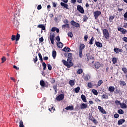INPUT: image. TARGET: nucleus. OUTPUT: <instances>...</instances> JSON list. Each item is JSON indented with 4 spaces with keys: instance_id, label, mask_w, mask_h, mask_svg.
I'll return each mask as SVG.
<instances>
[{
    "instance_id": "3",
    "label": "nucleus",
    "mask_w": 127,
    "mask_h": 127,
    "mask_svg": "<svg viewBox=\"0 0 127 127\" xmlns=\"http://www.w3.org/2000/svg\"><path fill=\"white\" fill-rule=\"evenodd\" d=\"M77 10L79 11L80 13H84L85 12V10H84V8L82 6L80 5H78L77 6Z\"/></svg>"
},
{
    "instance_id": "8",
    "label": "nucleus",
    "mask_w": 127,
    "mask_h": 127,
    "mask_svg": "<svg viewBox=\"0 0 127 127\" xmlns=\"http://www.w3.org/2000/svg\"><path fill=\"white\" fill-rule=\"evenodd\" d=\"M88 119H89V120H90V121H91L94 124L98 123V122H97V120H96V119H95L94 117H93V116H92L91 115H89V116L88 117Z\"/></svg>"
},
{
    "instance_id": "10",
    "label": "nucleus",
    "mask_w": 127,
    "mask_h": 127,
    "mask_svg": "<svg viewBox=\"0 0 127 127\" xmlns=\"http://www.w3.org/2000/svg\"><path fill=\"white\" fill-rule=\"evenodd\" d=\"M98 110H99L100 112H101L102 114H107V112L105 111V110L102 106H98Z\"/></svg>"
},
{
    "instance_id": "44",
    "label": "nucleus",
    "mask_w": 127,
    "mask_h": 127,
    "mask_svg": "<svg viewBox=\"0 0 127 127\" xmlns=\"http://www.w3.org/2000/svg\"><path fill=\"white\" fill-rule=\"evenodd\" d=\"M116 105H120V106L121 105V101H119V100H116L115 102Z\"/></svg>"
},
{
    "instance_id": "21",
    "label": "nucleus",
    "mask_w": 127,
    "mask_h": 127,
    "mask_svg": "<svg viewBox=\"0 0 127 127\" xmlns=\"http://www.w3.org/2000/svg\"><path fill=\"white\" fill-rule=\"evenodd\" d=\"M114 51L116 52V53H119V52H122L123 50H121L119 48H115L114 49Z\"/></svg>"
},
{
    "instance_id": "31",
    "label": "nucleus",
    "mask_w": 127,
    "mask_h": 127,
    "mask_svg": "<svg viewBox=\"0 0 127 127\" xmlns=\"http://www.w3.org/2000/svg\"><path fill=\"white\" fill-rule=\"evenodd\" d=\"M62 28H69V24H65L62 25Z\"/></svg>"
},
{
    "instance_id": "22",
    "label": "nucleus",
    "mask_w": 127,
    "mask_h": 127,
    "mask_svg": "<svg viewBox=\"0 0 127 127\" xmlns=\"http://www.w3.org/2000/svg\"><path fill=\"white\" fill-rule=\"evenodd\" d=\"M40 85L42 86V87H47L46 84H45V82L43 80H41L40 82Z\"/></svg>"
},
{
    "instance_id": "27",
    "label": "nucleus",
    "mask_w": 127,
    "mask_h": 127,
    "mask_svg": "<svg viewBox=\"0 0 127 127\" xmlns=\"http://www.w3.org/2000/svg\"><path fill=\"white\" fill-rule=\"evenodd\" d=\"M118 113L120 115H124L125 112H124V110H123L122 109H119L118 110Z\"/></svg>"
},
{
    "instance_id": "32",
    "label": "nucleus",
    "mask_w": 127,
    "mask_h": 127,
    "mask_svg": "<svg viewBox=\"0 0 127 127\" xmlns=\"http://www.w3.org/2000/svg\"><path fill=\"white\" fill-rule=\"evenodd\" d=\"M120 84L122 85L123 86H126L127 85V83H126V82H125V81L120 80Z\"/></svg>"
},
{
    "instance_id": "64",
    "label": "nucleus",
    "mask_w": 127,
    "mask_h": 127,
    "mask_svg": "<svg viewBox=\"0 0 127 127\" xmlns=\"http://www.w3.org/2000/svg\"><path fill=\"white\" fill-rule=\"evenodd\" d=\"M124 16L125 18H127V11L124 14Z\"/></svg>"
},
{
    "instance_id": "55",
    "label": "nucleus",
    "mask_w": 127,
    "mask_h": 127,
    "mask_svg": "<svg viewBox=\"0 0 127 127\" xmlns=\"http://www.w3.org/2000/svg\"><path fill=\"white\" fill-rule=\"evenodd\" d=\"M114 18H115V17L114 16H110L109 20H110V21H112V20H113Z\"/></svg>"
},
{
    "instance_id": "47",
    "label": "nucleus",
    "mask_w": 127,
    "mask_h": 127,
    "mask_svg": "<svg viewBox=\"0 0 127 127\" xmlns=\"http://www.w3.org/2000/svg\"><path fill=\"white\" fill-rule=\"evenodd\" d=\"M53 89H54L55 93L56 94L57 93V85H54L53 86Z\"/></svg>"
},
{
    "instance_id": "52",
    "label": "nucleus",
    "mask_w": 127,
    "mask_h": 127,
    "mask_svg": "<svg viewBox=\"0 0 127 127\" xmlns=\"http://www.w3.org/2000/svg\"><path fill=\"white\" fill-rule=\"evenodd\" d=\"M1 60H2V63H3L4 62H5V61L6 60V59H5V57H3L1 58Z\"/></svg>"
},
{
    "instance_id": "12",
    "label": "nucleus",
    "mask_w": 127,
    "mask_h": 127,
    "mask_svg": "<svg viewBox=\"0 0 127 127\" xmlns=\"http://www.w3.org/2000/svg\"><path fill=\"white\" fill-rule=\"evenodd\" d=\"M86 47V46L84 44H80L79 45V51H83L84 49H85V48Z\"/></svg>"
},
{
    "instance_id": "54",
    "label": "nucleus",
    "mask_w": 127,
    "mask_h": 127,
    "mask_svg": "<svg viewBox=\"0 0 127 127\" xmlns=\"http://www.w3.org/2000/svg\"><path fill=\"white\" fill-rule=\"evenodd\" d=\"M15 35H12V37H11V40H12V41H13L14 40H15Z\"/></svg>"
},
{
    "instance_id": "49",
    "label": "nucleus",
    "mask_w": 127,
    "mask_h": 127,
    "mask_svg": "<svg viewBox=\"0 0 127 127\" xmlns=\"http://www.w3.org/2000/svg\"><path fill=\"white\" fill-rule=\"evenodd\" d=\"M122 32L123 34H126L127 32V30L123 28V29L122 31Z\"/></svg>"
},
{
    "instance_id": "38",
    "label": "nucleus",
    "mask_w": 127,
    "mask_h": 127,
    "mask_svg": "<svg viewBox=\"0 0 127 127\" xmlns=\"http://www.w3.org/2000/svg\"><path fill=\"white\" fill-rule=\"evenodd\" d=\"M67 35L69 37H70V38H72V37H73V33L71 32H69L67 34Z\"/></svg>"
},
{
    "instance_id": "46",
    "label": "nucleus",
    "mask_w": 127,
    "mask_h": 127,
    "mask_svg": "<svg viewBox=\"0 0 127 127\" xmlns=\"http://www.w3.org/2000/svg\"><path fill=\"white\" fill-rule=\"evenodd\" d=\"M93 41H94V37L91 38L89 41V44L92 45L93 44Z\"/></svg>"
},
{
    "instance_id": "43",
    "label": "nucleus",
    "mask_w": 127,
    "mask_h": 127,
    "mask_svg": "<svg viewBox=\"0 0 127 127\" xmlns=\"http://www.w3.org/2000/svg\"><path fill=\"white\" fill-rule=\"evenodd\" d=\"M94 85L92 84V83L88 82L87 84V86L88 88H92Z\"/></svg>"
},
{
    "instance_id": "34",
    "label": "nucleus",
    "mask_w": 127,
    "mask_h": 127,
    "mask_svg": "<svg viewBox=\"0 0 127 127\" xmlns=\"http://www.w3.org/2000/svg\"><path fill=\"white\" fill-rule=\"evenodd\" d=\"M74 91L75 92V93H79V92H80V87H77L76 88H75L74 89Z\"/></svg>"
},
{
    "instance_id": "29",
    "label": "nucleus",
    "mask_w": 127,
    "mask_h": 127,
    "mask_svg": "<svg viewBox=\"0 0 127 127\" xmlns=\"http://www.w3.org/2000/svg\"><path fill=\"white\" fill-rule=\"evenodd\" d=\"M52 56L54 58V59H55L56 58V51H53L52 52Z\"/></svg>"
},
{
    "instance_id": "33",
    "label": "nucleus",
    "mask_w": 127,
    "mask_h": 127,
    "mask_svg": "<svg viewBox=\"0 0 127 127\" xmlns=\"http://www.w3.org/2000/svg\"><path fill=\"white\" fill-rule=\"evenodd\" d=\"M122 70L123 71L124 74H127V68L126 67L122 68Z\"/></svg>"
},
{
    "instance_id": "23",
    "label": "nucleus",
    "mask_w": 127,
    "mask_h": 127,
    "mask_svg": "<svg viewBox=\"0 0 127 127\" xmlns=\"http://www.w3.org/2000/svg\"><path fill=\"white\" fill-rule=\"evenodd\" d=\"M63 50L64 52H70V51H71V49H69V48L65 47Z\"/></svg>"
},
{
    "instance_id": "41",
    "label": "nucleus",
    "mask_w": 127,
    "mask_h": 127,
    "mask_svg": "<svg viewBox=\"0 0 127 127\" xmlns=\"http://www.w3.org/2000/svg\"><path fill=\"white\" fill-rule=\"evenodd\" d=\"M19 127H24L22 121H20L19 122Z\"/></svg>"
},
{
    "instance_id": "45",
    "label": "nucleus",
    "mask_w": 127,
    "mask_h": 127,
    "mask_svg": "<svg viewBox=\"0 0 127 127\" xmlns=\"http://www.w3.org/2000/svg\"><path fill=\"white\" fill-rule=\"evenodd\" d=\"M83 72V69H79L77 70V74H82V73Z\"/></svg>"
},
{
    "instance_id": "51",
    "label": "nucleus",
    "mask_w": 127,
    "mask_h": 127,
    "mask_svg": "<svg viewBox=\"0 0 127 127\" xmlns=\"http://www.w3.org/2000/svg\"><path fill=\"white\" fill-rule=\"evenodd\" d=\"M64 23L65 24H68V23H69V21L67 19H64Z\"/></svg>"
},
{
    "instance_id": "24",
    "label": "nucleus",
    "mask_w": 127,
    "mask_h": 127,
    "mask_svg": "<svg viewBox=\"0 0 127 127\" xmlns=\"http://www.w3.org/2000/svg\"><path fill=\"white\" fill-rule=\"evenodd\" d=\"M95 45L97 47L101 48L103 47V44L99 42H95Z\"/></svg>"
},
{
    "instance_id": "35",
    "label": "nucleus",
    "mask_w": 127,
    "mask_h": 127,
    "mask_svg": "<svg viewBox=\"0 0 127 127\" xmlns=\"http://www.w3.org/2000/svg\"><path fill=\"white\" fill-rule=\"evenodd\" d=\"M92 93L94 94V95H95V96H97L98 95V91L95 89H93L92 90Z\"/></svg>"
},
{
    "instance_id": "40",
    "label": "nucleus",
    "mask_w": 127,
    "mask_h": 127,
    "mask_svg": "<svg viewBox=\"0 0 127 127\" xmlns=\"http://www.w3.org/2000/svg\"><path fill=\"white\" fill-rule=\"evenodd\" d=\"M112 62H113V64H116V63H117V58H113L112 59Z\"/></svg>"
},
{
    "instance_id": "7",
    "label": "nucleus",
    "mask_w": 127,
    "mask_h": 127,
    "mask_svg": "<svg viewBox=\"0 0 127 127\" xmlns=\"http://www.w3.org/2000/svg\"><path fill=\"white\" fill-rule=\"evenodd\" d=\"M70 24L73 25V26H75V27H79L80 24L77 22H75L74 20H71L70 21Z\"/></svg>"
},
{
    "instance_id": "4",
    "label": "nucleus",
    "mask_w": 127,
    "mask_h": 127,
    "mask_svg": "<svg viewBox=\"0 0 127 127\" xmlns=\"http://www.w3.org/2000/svg\"><path fill=\"white\" fill-rule=\"evenodd\" d=\"M55 36V34L54 33H51L50 36V40L52 44H54V37Z\"/></svg>"
},
{
    "instance_id": "60",
    "label": "nucleus",
    "mask_w": 127,
    "mask_h": 127,
    "mask_svg": "<svg viewBox=\"0 0 127 127\" xmlns=\"http://www.w3.org/2000/svg\"><path fill=\"white\" fill-rule=\"evenodd\" d=\"M123 28H124L119 27V28H118V31H121V32H122V31H123Z\"/></svg>"
},
{
    "instance_id": "36",
    "label": "nucleus",
    "mask_w": 127,
    "mask_h": 127,
    "mask_svg": "<svg viewBox=\"0 0 127 127\" xmlns=\"http://www.w3.org/2000/svg\"><path fill=\"white\" fill-rule=\"evenodd\" d=\"M42 66L43 67V70H46V64L43 62L42 63Z\"/></svg>"
},
{
    "instance_id": "5",
    "label": "nucleus",
    "mask_w": 127,
    "mask_h": 127,
    "mask_svg": "<svg viewBox=\"0 0 127 127\" xmlns=\"http://www.w3.org/2000/svg\"><path fill=\"white\" fill-rule=\"evenodd\" d=\"M94 17L96 19H98V17H99V15L100 14H102V12L99 10H96L94 12Z\"/></svg>"
},
{
    "instance_id": "37",
    "label": "nucleus",
    "mask_w": 127,
    "mask_h": 127,
    "mask_svg": "<svg viewBox=\"0 0 127 127\" xmlns=\"http://www.w3.org/2000/svg\"><path fill=\"white\" fill-rule=\"evenodd\" d=\"M102 84H103V80H99L97 84L98 87H100V86H101Z\"/></svg>"
},
{
    "instance_id": "30",
    "label": "nucleus",
    "mask_w": 127,
    "mask_h": 127,
    "mask_svg": "<svg viewBox=\"0 0 127 127\" xmlns=\"http://www.w3.org/2000/svg\"><path fill=\"white\" fill-rule=\"evenodd\" d=\"M19 38H20V35H19V34H17L15 38L16 41H18L19 40Z\"/></svg>"
},
{
    "instance_id": "59",
    "label": "nucleus",
    "mask_w": 127,
    "mask_h": 127,
    "mask_svg": "<svg viewBox=\"0 0 127 127\" xmlns=\"http://www.w3.org/2000/svg\"><path fill=\"white\" fill-rule=\"evenodd\" d=\"M51 31H53V32L56 31V27L52 28Z\"/></svg>"
},
{
    "instance_id": "16",
    "label": "nucleus",
    "mask_w": 127,
    "mask_h": 127,
    "mask_svg": "<svg viewBox=\"0 0 127 127\" xmlns=\"http://www.w3.org/2000/svg\"><path fill=\"white\" fill-rule=\"evenodd\" d=\"M61 5H62V6H64V8L68 9V4H65V3H64L63 2H61Z\"/></svg>"
},
{
    "instance_id": "6",
    "label": "nucleus",
    "mask_w": 127,
    "mask_h": 127,
    "mask_svg": "<svg viewBox=\"0 0 127 127\" xmlns=\"http://www.w3.org/2000/svg\"><path fill=\"white\" fill-rule=\"evenodd\" d=\"M82 77L83 78L84 81H89V80H90V75L89 74H85V73H83Z\"/></svg>"
},
{
    "instance_id": "28",
    "label": "nucleus",
    "mask_w": 127,
    "mask_h": 127,
    "mask_svg": "<svg viewBox=\"0 0 127 127\" xmlns=\"http://www.w3.org/2000/svg\"><path fill=\"white\" fill-rule=\"evenodd\" d=\"M38 55H39V58H40V60L41 63H42L43 62V60L42 59V56L41 55V54H40V53H38Z\"/></svg>"
},
{
    "instance_id": "1",
    "label": "nucleus",
    "mask_w": 127,
    "mask_h": 127,
    "mask_svg": "<svg viewBox=\"0 0 127 127\" xmlns=\"http://www.w3.org/2000/svg\"><path fill=\"white\" fill-rule=\"evenodd\" d=\"M62 62L65 66H66L67 68H70L73 66V63L72 62V60L67 59V61L63 60Z\"/></svg>"
},
{
    "instance_id": "61",
    "label": "nucleus",
    "mask_w": 127,
    "mask_h": 127,
    "mask_svg": "<svg viewBox=\"0 0 127 127\" xmlns=\"http://www.w3.org/2000/svg\"><path fill=\"white\" fill-rule=\"evenodd\" d=\"M123 41H125V42H127V37H124L123 38Z\"/></svg>"
},
{
    "instance_id": "11",
    "label": "nucleus",
    "mask_w": 127,
    "mask_h": 127,
    "mask_svg": "<svg viewBox=\"0 0 127 127\" xmlns=\"http://www.w3.org/2000/svg\"><path fill=\"white\" fill-rule=\"evenodd\" d=\"M87 108H88V105H87V104L81 103L80 105V109H81V110L87 109Z\"/></svg>"
},
{
    "instance_id": "57",
    "label": "nucleus",
    "mask_w": 127,
    "mask_h": 127,
    "mask_svg": "<svg viewBox=\"0 0 127 127\" xmlns=\"http://www.w3.org/2000/svg\"><path fill=\"white\" fill-rule=\"evenodd\" d=\"M41 8H42V6H41V5H38L37 6V9H38L39 10L41 9Z\"/></svg>"
},
{
    "instance_id": "56",
    "label": "nucleus",
    "mask_w": 127,
    "mask_h": 127,
    "mask_svg": "<svg viewBox=\"0 0 127 127\" xmlns=\"http://www.w3.org/2000/svg\"><path fill=\"white\" fill-rule=\"evenodd\" d=\"M56 40L59 42L60 41V37L59 36H57Z\"/></svg>"
},
{
    "instance_id": "50",
    "label": "nucleus",
    "mask_w": 127,
    "mask_h": 127,
    "mask_svg": "<svg viewBox=\"0 0 127 127\" xmlns=\"http://www.w3.org/2000/svg\"><path fill=\"white\" fill-rule=\"evenodd\" d=\"M119 117H120V115H119V114L116 113L114 115V118L115 119H118L119 118Z\"/></svg>"
},
{
    "instance_id": "13",
    "label": "nucleus",
    "mask_w": 127,
    "mask_h": 127,
    "mask_svg": "<svg viewBox=\"0 0 127 127\" xmlns=\"http://www.w3.org/2000/svg\"><path fill=\"white\" fill-rule=\"evenodd\" d=\"M95 68L96 69H99L101 67V64L99 62H95L94 64Z\"/></svg>"
},
{
    "instance_id": "17",
    "label": "nucleus",
    "mask_w": 127,
    "mask_h": 127,
    "mask_svg": "<svg viewBox=\"0 0 127 127\" xmlns=\"http://www.w3.org/2000/svg\"><path fill=\"white\" fill-rule=\"evenodd\" d=\"M57 45L59 48H62L63 47V43H62L61 42H57Z\"/></svg>"
},
{
    "instance_id": "20",
    "label": "nucleus",
    "mask_w": 127,
    "mask_h": 127,
    "mask_svg": "<svg viewBox=\"0 0 127 127\" xmlns=\"http://www.w3.org/2000/svg\"><path fill=\"white\" fill-rule=\"evenodd\" d=\"M65 110L66 111H73L74 110V107H73V106H67L65 108Z\"/></svg>"
},
{
    "instance_id": "26",
    "label": "nucleus",
    "mask_w": 127,
    "mask_h": 127,
    "mask_svg": "<svg viewBox=\"0 0 127 127\" xmlns=\"http://www.w3.org/2000/svg\"><path fill=\"white\" fill-rule=\"evenodd\" d=\"M108 90L109 92H114L115 91V87L114 86H110Z\"/></svg>"
},
{
    "instance_id": "15",
    "label": "nucleus",
    "mask_w": 127,
    "mask_h": 127,
    "mask_svg": "<svg viewBox=\"0 0 127 127\" xmlns=\"http://www.w3.org/2000/svg\"><path fill=\"white\" fill-rule=\"evenodd\" d=\"M69 84L70 86H71V87H73V86L75 85V80L72 79V80H69Z\"/></svg>"
},
{
    "instance_id": "25",
    "label": "nucleus",
    "mask_w": 127,
    "mask_h": 127,
    "mask_svg": "<svg viewBox=\"0 0 127 127\" xmlns=\"http://www.w3.org/2000/svg\"><path fill=\"white\" fill-rule=\"evenodd\" d=\"M67 54H68L67 59L72 60L73 59L72 58V57L73 56V54H72V53H68Z\"/></svg>"
},
{
    "instance_id": "63",
    "label": "nucleus",
    "mask_w": 127,
    "mask_h": 127,
    "mask_svg": "<svg viewBox=\"0 0 127 127\" xmlns=\"http://www.w3.org/2000/svg\"><path fill=\"white\" fill-rule=\"evenodd\" d=\"M44 26V25H42V24H40L38 25V27H39V28H42V27Z\"/></svg>"
},
{
    "instance_id": "2",
    "label": "nucleus",
    "mask_w": 127,
    "mask_h": 127,
    "mask_svg": "<svg viewBox=\"0 0 127 127\" xmlns=\"http://www.w3.org/2000/svg\"><path fill=\"white\" fill-rule=\"evenodd\" d=\"M103 34L104 35V37L106 38L107 40L110 38V33H109V31L107 29H104L103 30Z\"/></svg>"
},
{
    "instance_id": "39",
    "label": "nucleus",
    "mask_w": 127,
    "mask_h": 127,
    "mask_svg": "<svg viewBox=\"0 0 127 127\" xmlns=\"http://www.w3.org/2000/svg\"><path fill=\"white\" fill-rule=\"evenodd\" d=\"M48 70H52V66H51V64H47Z\"/></svg>"
},
{
    "instance_id": "62",
    "label": "nucleus",
    "mask_w": 127,
    "mask_h": 127,
    "mask_svg": "<svg viewBox=\"0 0 127 127\" xmlns=\"http://www.w3.org/2000/svg\"><path fill=\"white\" fill-rule=\"evenodd\" d=\"M84 40L85 41H87V40H88V35L84 36Z\"/></svg>"
},
{
    "instance_id": "14",
    "label": "nucleus",
    "mask_w": 127,
    "mask_h": 127,
    "mask_svg": "<svg viewBox=\"0 0 127 127\" xmlns=\"http://www.w3.org/2000/svg\"><path fill=\"white\" fill-rule=\"evenodd\" d=\"M125 122L126 120L125 119H120L118 121V124L119 126H120L121 125H123Z\"/></svg>"
},
{
    "instance_id": "19",
    "label": "nucleus",
    "mask_w": 127,
    "mask_h": 127,
    "mask_svg": "<svg viewBox=\"0 0 127 127\" xmlns=\"http://www.w3.org/2000/svg\"><path fill=\"white\" fill-rule=\"evenodd\" d=\"M81 98L84 103H87V99L86 98V96H85V95L82 94L81 95Z\"/></svg>"
},
{
    "instance_id": "9",
    "label": "nucleus",
    "mask_w": 127,
    "mask_h": 127,
    "mask_svg": "<svg viewBox=\"0 0 127 127\" xmlns=\"http://www.w3.org/2000/svg\"><path fill=\"white\" fill-rule=\"evenodd\" d=\"M64 99V94H60L56 97V100L58 101H62Z\"/></svg>"
},
{
    "instance_id": "18",
    "label": "nucleus",
    "mask_w": 127,
    "mask_h": 127,
    "mask_svg": "<svg viewBox=\"0 0 127 127\" xmlns=\"http://www.w3.org/2000/svg\"><path fill=\"white\" fill-rule=\"evenodd\" d=\"M120 107L121 109H127V104H126V103H122L120 104Z\"/></svg>"
},
{
    "instance_id": "53",
    "label": "nucleus",
    "mask_w": 127,
    "mask_h": 127,
    "mask_svg": "<svg viewBox=\"0 0 127 127\" xmlns=\"http://www.w3.org/2000/svg\"><path fill=\"white\" fill-rule=\"evenodd\" d=\"M88 20V17L87 16H85L83 18V21L86 22Z\"/></svg>"
},
{
    "instance_id": "48",
    "label": "nucleus",
    "mask_w": 127,
    "mask_h": 127,
    "mask_svg": "<svg viewBox=\"0 0 127 127\" xmlns=\"http://www.w3.org/2000/svg\"><path fill=\"white\" fill-rule=\"evenodd\" d=\"M102 98L103 99H108V96L107 95H102Z\"/></svg>"
},
{
    "instance_id": "42",
    "label": "nucleus",
    "mask_w": 127,
    "mask_h": 127,
    "mask_svg": "<svg viewBox=\"0 0 127 127\" xmlns=\"http://www.w3.org/2000/svg\"><path fill=\"white\" fill-rule=\"evenodd\" d=\"M79 57L80 58H83V51H79Z\"/></svg>"
},
{
    "instance_id": "58",
    "label": "nucleus",
    "mask_w": 127,
    "mask_h": 127,
    "mask_svg": "<svg viewBox=\"0 0 127 127\" xmlns=\"http://www.w3.org/2000/svg\"><path fill=\"white\" fill-rule=\"evenodd\" d=\"M37 60H38V59H37V56H36L35 59H34V63L35 64L36 63V62H37Z\"/></svg>"
}]
</instances>
